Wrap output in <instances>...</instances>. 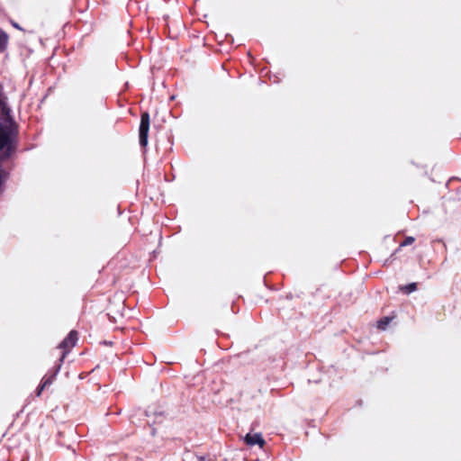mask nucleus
<instances>
[{
	"mask_svg": "<svg viewBox=\"0 0 461 461\" xmlns=\"http://www.w3.org/2000/svg\"><path fill=\"white\" fill-rule=\"evenodd\" d=\"M17 125L10 121L6 126L0 124V151H4V157L9 158L16 149Z\"/></svg>",
	"mask_w": 461,
	"mask_h": 461,
	"instance_id": "nucleus-1",
	"label": "nucleus"
},
{
	"mask_svg": "<svg viewBox=\"0 0 461 461\" xmlns=\"http://www.w3.org/2000/svg\"><path fill=\"white\" fill-rule=\"evenodd\" d=\"M150 125V118L148 112H143L140 115V123L139 128V140L142 148L148 145L149 131Z\"/></svg>",
	"mask_w": 461,
	"mask_h": 461,
	"instance_id": "nucleus-2",
	"label": "nucleus"
},
{
	"mask_svg": "<svg viewBox=\"0 0 461 461\" xmlns=\"http://www.w3.org/2000/svg\"><path fill=\"white\" fill-rule=\"evenodd\" d=\"M78 339V333L76 330H71L68 335L60 342L59 348L62 349L61 356L59 357V364L63 362L67 354L70 349L76 346Z\"/></svg>",
	"mask_w": 461,
	"mask_h": 461,
	"instance_id": "nucleus-3",
	"label": "nucleus"
},
{
	"mask_svg": "<svg viewBox=\"0 0 461 461\" xmlns=\"http://www.w3.org/2000/svg\"><path fill=\"white\" fill-rule=\"evenodd\" d=\"M244 442L249 447L258 445L260 448H263L266 445V441L263 438L261 433H248L244 437Z\"/></svg>",
	"mask_w": 461,
	"mask_h": 461,
	"instance_id": "nucleus-4",
	"label": "nucleus"
},
{
	"mask_svg": "<svg viewBox=\"0 0 461 461\" xmlns=\"http://www.w3.org/2000/svg\"><path fill=\"white\" fill-rule=\"evenodd\" d=\"M59 369H60V364H59L55 366V369L51 375H45L42 378L41 384L37 388V392H36L37 396H40L41 394V393L45 387H47L52 384V382L55 379V376L59 373Z\"/></svg>",
	"mask_w": 461,
	"mask_h": 461,
	"instance_id": "nucleus-5",
	"label": "nucleus"
},
{
	"mask_svg": "<svg viewBox=\"0 0 461 461\" xmlns=\"http://www.w3.org/2000/svg\"><path fill=\"white\" fill-rule=\"evenodd\" d=\"M393 319V317H391V316H385V317H383L381 318L378 321H377V329L378 330H384L387 326L390 324V322L392 321V320Z\"/></svg>",
	"mask_w": 461,
	"mask_h": 461,
	"instance_id": "nucleus-6",
	"label": "nucleus"
},
{
	"mask_svg": "<svg viewBox=\"0 0 461 461\" xmlns=\"http://www.w3.org/2000/svg\"><path fill=\"white\" fill-rule=\"evenodd\" d=\"M8 42V35L3 30H0V52L5 51Z\"/></svg>",
	"mask_w": 461,
	"mask_h": 461,
	"instance_id": "nucleus-7",
	"label": "nucleus"
},
{
	"mask_svg": "<svg viewBox=\"0 0 461 461\" xmlns=\"http://www.w3.org/2000/svg\"><path fill=\"white\" fill-rule=\"evenodd\" d=\"M400 289L402 293L409 294L417 290V284L411 283L407 285L401 286Z\"/></svg>",
	"mask_w": 461,
	"mask_h": 461,
	"instance_id": "nucleus-8",
	"label": "nucleus"
},
{
	"mask_svg": "<svg viewBox=\"0 0 461 461\" xmlns=\"http://www.w3.org/2000/svg\"><path fill=\"white\" fill-rule=\"evenodd\" d=\"M415 239L411 236L406 237L405 240L400 244V248L411 245Z\"/></svg>",
	"mask_w": 461,
	"mask_h": 461,
	"instance_id": "nucleus-9",
	"label": "nucleus"
}]
</instances>
